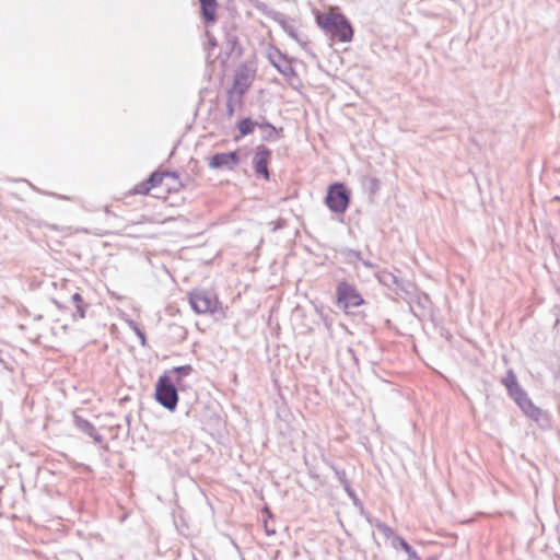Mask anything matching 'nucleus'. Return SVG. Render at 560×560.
Masks as SVG:
<instances>
[{"mask_svg":"<svg viewBox=\"0 0 560 560\" xmlns=\"http://www.w3.org/2000/svg\"><path fill=\"white\" fill-rule=\"evenodd\" d=\"M317 24L340 42L348 43L353 37V30L345 15L337 12L317 14Z\"/></svg>","mask_w":560,"mask_h":560,"instance_id":"1","label":"nucleus"},{"mask_svg":"<svg viewBox=\"0 0 560 560\" xmlns=\"http://www.w3.org/2000/svg\"><path fill=\"white\" fill-rule=\"evenodd\" d=\"M155 398L166 409L174 410L178 402L176 384L171 375H162L155 385Z\"/></svg>","mask_w":560,"mask_h":560,"instance_id":"2","label":"nucleus"},{"mask_svg":"<svg viewBox=\"0 0 560 560\" xmlns=\"http://www.w3.org/2000/svg\"><path fill=\"white\" fill-rule=\"evenodd\" d=\"M189 304L197 314L213 313L218 307V299L210 291L194 290L189 293Z\"/></svg>","mask_w":560,"mask_h":560,"instance_id":"3","label":"nucleus"},{"mask_svg":"<svg viewBox=\"0 0 560 560\" xmlns=\"http://www.w3.org/2000/svg\"><path fill=\"white\" fill-rule=\"evenodd\" d=\"M326 205L336 213H343L347 210L349 194L342 184L336 183L329 187L326 196Z\"/></svg>","mask_w":560,"mask_h":560,"instance_id":"4","label":"nucleus"},{"mask_svg":"<svg viewBox=\"0 0 560 560\" xmlns=\"http://www.w3.org/2000/svg\"><path fill=\"white\" fill-rule=\"evenodd\" d=\"M337 298L338 304L345 310L360 306L363 303L361 294L353 285L347 282H341L338 284Z\"/></svg>","mask_w":560,"mask_h":560,"instance_id":"5","label":"nucleus"},{"mask_svg":"<svg viewBox=\"0 0 560 560\" xmlns=\"http://www.w3.org/2000/svg\"><path fill=\"white\" fill-rule=\"evenodd\" d=\"M166 178H174V175L171 173H153L147 180L139 183L135 187L136 194L147 195L151 190L160 187L164 179Z\"/></svg>","mask_w":560,"mask_h":560,"instance_id":"6","label":"nucleus"},{"mask_svg":"<svg viewBox=\"0 0 560 560\" xmlns=\"http://www.w3.org/2000/svg\"><path fill=\"white\" fill-rule=\"evenodd\" d=\"M269 59L275 68L287 79H292L296 77V72L292 67V62L285 56H283L280 51H275L269 55Z\"/></svg>","mask_w":560,"mask_h":560,"instance_id":"7","label":"nucleus"},{"mask_svg":"<svg viewBox=\"0 0 560 560\" xmlns=\"http://www.w3.org/2000/svg\"><path fill=\"white\" fill-rule=\"evenodd\" d=\"M238 164V156L236 152L217 153L209 161L211 168H226L233 170Z\"/></svg>","mask_w":560,"mask_h":560,"instance_id":"8","label":"nucleus"},{"mask_svg":"<svg viewBox=\"0 0 560 560\" xmlns=\"http://www.w3.org/2000/svg\"><path fill=\"white\" fill-rule=\"evenodd\" d=\"M250 85V78L245 71H237L231 90V97L235 96V102H241L242 96Z\"/></svg>","mask_w":560,"mask_h":560,"instance_id":"9","label":"nucleus"},{"mask_svg":"<svg viewBox=\"0 0 560 560\" xmlns=\"http://www.w3.org/2000/svg\"><path fill=\"white\" fill-rule=\"evenodd\" d=\"M270 158V151L266 148H258L253 163L256 174L262 175L266 179L269 178L268 161Z\"/></svg>","mask_w":560,"mask_h":560,"instance_id":"10","label":"nucleus"},{"mask_svg":"<svg viewBox=\"0 0 560 560\" xmlns=\"http://www.w3.org/2000/svg\"><path fill=\"white\" fill-rule=\"evenodd\" d=\"M515 402L521 407V409L524 411V413L534 419L538 420L541 416V410L534 406L532 400L527 397L526 393L523 390L522 393H518L515 397H513Z\"/></svg>","mask_w":560,"mask_h":560,"instance_id":"11","label":"nucleus"},{"mask_svg":"<svg viewBox=\"0 0 560 560\" xmlns=\"http://www.w3.org/2000/svg\"><path fill=\"white\" fill-rule=\"evenodd\" d=\"M74 423H75V427L84 432L85 434H88L89 436H91L96 443H101L103 441V438L102 435H100L94 425L89 422L88 420H84L80 417H75L74 418Z\"/></svg>","mask_w":560,"mask_h":560,"instance_id":"12","label":"nucleus"},{"mask_svg":"<svg viewBox=\"0 0 560 560\" xmlns=\"http://www.w3.org/2000/svg\"><path fill=\"white\" fill-rule=\"evenodd\" d=\"M202 15L208 22H213L215 20V9L217 1L215 0H199Z\"/></svg>","mask_w":560,"mask_h":560,"instance_id":"13","label":"nucleus"},{"mask_svg":"<svg viewBox=\"0 0 560 560\" xmlns=\"http://www.w3.org/2000/svg\"><path fill=\"white\" fill-rule=\"evenodd\" d=\"M503 382H504V385L508 388L509 394L511 395L512 398L515 397L516 395H518V393L523 392V389L521 388V386L517 383L515 374L512 371L508 372Z\"/></svg>","mask_w":560,"mask_h":560,"instance_id":"14","label":"nucleus"},{"mask_svg":"<svg viewBox=\"0 0 560 560\" xmlns=\"http://www.w3.org/2000/svg\"><path fill=\"white\" fill-rule=\"evenodd\" d=\"M392 546L395 549L400 547L401 550H404L407 553L408 560H420L417 557L416 551L411 548V546L404 538H401L400 536L394 537V540L392 541Z\"/></svg>","mask_w":560,"mask_h":560,"instance_id":"15","label":"nucleus"},{"mask_svg":"<svg viewBox=\"0 0 560 560\" xmlns=\"http://www.w3.org/2000/svg\"><path fill=\"white\" fill-rule=\"evenodd\" d=\"M191 372V366L190 365H182V366H176L174 368L170 374L173 378V381L175 382L176 385H179L183 377L189 375V373Z\"/></svg>","mask_w":560,"mask_h":560,"instance_id":"16","label":"nucleus"},{"mask_svg":"<svg viewBox=\"0 0 560 560\" xmlns=\"http://www.w3.org/2000/svg\"><path fill=\"white\" fill-rule=\"evenodd\" d=\"M374 525L375 527L377 528V530L387 539H392V541L394 540V537H398L397 535H395V532L392 527H389L388 525H386L385 523L381 522V521H375L374 522Z\"/></svg>","mask_w":560,"mask_h":560,"instance_id":"17","label":"nucleus"},{"mask_svg":"<svg viewBox=\"0 0 560 560\" xmlns=\"http://www.w3.org/2000/svg\"><path fill=\"white\" fill-rule=\"evenodd\" d=\"M377 278H378L380 282L386 287H393V285L398 284L396 276H394L393 273L387 272V271L380 272Z\"/></svg>","mask_w":560,"mask_h":560,"instance_id":"18","label":"nucleus"},{"mask_svg":"<svg viewBox=\"0 0 560 560\" xmlns=\"http://www.w3.org/2000/svg\"><path fill=\"white\" fill-rule=\"evenodd\" d=\"M255 122L250 118H245L240 121L238 130L242 136H247L254 131Z\"/></svg>","mask_w":560,"mask_h":560,"instance_id":"19","label":"nucleus"},{"mask_svg":"<svg viewBox=\"0 0 560 560\" xmlns=\"http://www.w3.org/2000/svg\"><path fill=\"white\" fill-rule=\"evenodd\" d=\"M241 102H235V96L231 97V93H228V102H226V112L230 117L234 115V107L236 104H240Z\"/></svg>","mask_w":560,"mask_h":560,"instance_id":"20","label":"nucleus"},{"mask_svg":"<svg viewBox=\"0 0 560 560\" xmlns=\"http://www.w3.org/2000/svg\"><path fill=\"white\" fill-rule=\"evenodd\" d=\"M72 302L77 305L83 304V299L79 293H74L71 298Z\"/></svg>","mask_w":560,"mask_h":560,"instance_id":"21","label":"nucleus"},{"mask_svg":"<svg viewBox=\"0 0 560 560\" xmlns=\"http://www.w3.org/2000/svg\"><path fill=\"white\" fill-rule=\"evenodd\" d=\"M77 314L83 318L85 316V306L84 304L77 305Z\"/></svg>","mask_w":560,"mask_h":560,"instance_id":"22","label":"nucleus"},{"mask_svg":"<svg viewBox=\"0 0 560 560\" xmlns=\"http://www.w3.org/2000/svg\"><path fill=\"white\" fill-rule=\"evenodd\" d=\"M337 475L339 476L340 481L343 483L345 490L351 495L348 482L342 478V476L339 472H337Z\"/></svg>","mask_w":560,"mask_h":560,"instance_id":"23","label":"nucleus"},{"mask_svg":"<svg viewBox=\"0 0 560 560\" xmlns=\"http://www.w3.org/2000/svg\"><path fill=\"white\" fill-rule=\"evenodd\" d=\"M137 335L141 338L142 343H143L144 342V335L140 330H138V329H137Z\"/></svg>","mask_w":560,"mask_h":560,"instance_id":"24","label":"nucleus"},{"mask_svg":"<svg viewBox=\"0 0 560 560\" xmlns=\"http://www.w3.org/2000/svg\"><path fill=\"white\" fill-rule=\"evenodd\" d=\"M363 265L368 268H372V264H370L369 261H363Z\"/></svg>","mask_w":560,"mask_h":560,"instance_id":"25","label":"nucleus"}]
</instances>
